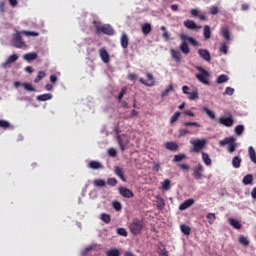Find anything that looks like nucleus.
I'll return each mask as SVG.
<instances>
[{
    "instance_id": "393cba45",
    "label": "nucleus",
    "mask_w": 256,
    "mask_h": 256,
    "mask_svg": "<svg viewBox=\"0 0 256 256\" xmlns=\"http://www.w3.org/2000/svg\"><path fill=\"white\" fill-rule=\"evenodd\" d=\"M23 59L28 62L35 61V59H37V53H27L23 56Z\"/></svg>"
},
{
    "instance_id": "f704fd0d",
    "label": "nucleus",
    "mask_w": 256,
    "mask_h": 256,
    "mask_svg": "<svg viewBox=\"0 0 256 256\" xmlns=\"http://www.w3.org/2000/svg\"><path fill=\"white\" fill-rule=\"evenodd\" d=\"M107 256H121V252L117 248H112L106 252Z\"/></svg>"
},
{
    "instance_id": "774afa93",
    "label": "nucleus",
    "mask_w": 256,
    "mask_h": 256,
    "mask_svg": "<svg viewBox=\"0 0 256 256\" xmlns=\"http://www.w3.org/2000/svg\"><path fill=\"white\" fill-rule=\"evenodd\" d=\"M128 79L130 81H137V74H135V73L128 74Z\"/></svg>"
},
{
    "instance_id": "864d4df0",
    "label": "nucleus",
    "mask_w": 256,
    "mask_h": 256,
    "mask_svg": "<svg viewBox=\"0 0 256 256\" xmlns=\"http://www.w3.org/2000/svg\"><path fill=\"white\" fill-rule=\"evenodd\" d=\"M101 220H102L104 223H111V216H110L109 214L102 213V214H101Z\"/></svg>"
},
{
    "instance_id": "9d476101",
    "label": "nucleus",
    "mask_w": 256,
    "mask_h": 256,
    "mask_svg": "<svg viewBox=\"0 0 256 256\" xmlns=\"http://www.w3.org/2000/svg\"><path fill=\"white\" fill-rule=\"evenodd\" d=\"M183 25L186 27V29H190V31H200L201 29V26L197 25L195 21L189 19L185 20Z\"/></svg>"
},
{
    "instance_id": "8fccbe9b",
    "label": "nucleus",
    "mask_w": 256,
    "mask_h": 256,
    "mask_svg": "<svg viewBox=\"0 0 256 256\" xmlns=\"http://www.w3.org/2000/svg\"><path fill=\"white\" fill-rule=\"evenodd\" d=\"M219 51L220 53H223V55H227V51H229V46H227L226 43H221Z\"/></svg>"
},
{
    "instance_id": "f257e3e1",
    "label": "nucleus",
    "mask_w": 256,
    "mask_h": 256,
    "mask_svg": "<svg viewBox=\"0 0 256 256\" xmlns=\"http://www.w3.org/2000/svg\"><path fill=\"white\" fill-rule=\"evenodd\" d=\"M21 35H25L26 37H39V32L22 30L17 31L12 39V47L16 49H25L27 48V44L23 41V37Z\"/></svg>"
},
{
    "instance_id": "9b49d317",
    "label": "nucleus",
    "mask_w": 256,
    "mask_h": 256,
    "mask_svg": "<svg viewBox=\"0 0 256 256\" xmlns=\"http://www.w3.org/2000/svg\"><path fill=\"white\" fill-rule=\"evenodd\" d=\"M118 191L122 197H125V199H131L132 197H135V194L129 188L120 186Z\"/></svg>"
},
{
    "instance_id": "052dcab7",
    "label": "nucleus",
    "mask_w": 256,
    "mask_h": 256,
    "mask_svg": "<svg viewBox=\"0 0 256 256\" xmlns=\"http://www.w3.org/2000/svg\"><path fill=\"white\" fill-rule=\"evenodd\" d=\"M158 253L159 255H162V256H169V252L167 251V249H165L164 246H162V248L159 247Z\"/></svg>"
},
{
    "instance_id": "09e8293b",
    "label": "nucleus",
    "mask_w": 256,
    "mask_h": 256,
    "mask_svg": "<svg viewBox=\"0 0 256 256\" xmlns=\"http://www.w3.org/2000/svg\"><path fill=\"white\" fill-rule=\"evenodd\" d=\"M171 91H173V85L169 84L168 87L161 93V97H167Z\"/></svg>"
},
{
    "instance_id": "79ce46f5",
    "label": "nucleus",
    "mask_w": 256,
    "mask_h": 256,
    "mask_svg": "<svg viewBox=\"0 0 256 256\" xmlns=\"http://www.w3.org/2000/svg\"><path fill=\"white\" fill-rule=\"evenodd\" d=\"M93 185H94V187H105V185H107V183L103 179H96L93 181Z\"/></svg>"
},
{
    "instance_id": "423d86ee",
    "label": "nucleus",
    "mask_w": 256,
    "mask_h": 256,
    "mask_svg": "<svg viewBox=\"0 0 256 256\" xmlns=\"http://www.w3.org/2000/svg\"><path fill=\"white\" fill-rule=\"evenodd\" d=\"M129 229L132 235H139L143 231V221L134 219L129 225Z\"/></svg>"
},
{
    "instance_id": "58836bf2",
    "label": "nucleus",
    "mask_w": 256,
    "mask_h": 256,
    "mask_svg": "<svg viewBox=\"0 0 256 256\" xmlns=\"http://www.w3.org/2000/svg\"><path fill=\"white\" fill-rule=\"evenodd\" d=\"M202 160L203 163H205V165H211L212 161H211V157H209V154L202 152Z\"/></svg>"
},
{
    "instance_id": "bb28decb",
    "label": "nucleus",
    "mask_w": 256,
    "mask_h": 256,
    "mask_svg": "<svg viewBox=\"0 0 256 256\" xmlns=\"http://www.w3.org/2000/svg\"><path fill=\"white\" fill-rule=\"evenodd\" d=\"M222 37H224L225 41H231V32L229 31V28L225 27L222 28Z\"/></svg>"
},
{
    "instance_id": "de8ad7c7",
    "label": "nucleus",
    "mask_w": 256,
    "mask_h": 256,
    "mask_svg": "<svg viewBox=\"0 0 256 256\" xmlns=\"http://www.w3.org/2000/svg\"><path fill=\"white\" fill-rule=\"evenodd\" d=\"M47 74L45 73V71H40L38 72V75L36 76V78L34 79V83H39V81H41V79H44V77Z\"/></svg>"
},
{
    "instance_id": "1a4fd4ad",
    "label": "nucleus",
    "mask_w": 256,
    "mask_h": 256,
    "mask_svg": "<svg viewBox=\"0 0 256 256\" xmlns=\"http://www.w3.org/2000/svg\"><path fill=\"white\" fill-rule=\"evenodd\" d=\"M218 123L220 125H224V127H233V123H235V120H233V116L230 115L228 117H220Z\"/></svg>"
},
{
    "instance_id": "72a5a7b5",
    "label": "nucleus",
    "mask_w": 256,
    "mask_h": 256,
    "mask_svg": "<svg viewBox=\"0 0 256 256\" xmlns=\"http://www.w3.org/2000/svg\"><path fill=\"white\" fill-rule=\"evenodd\" d=\"M232 166L234 169H239V167H241V158H239V156H235L232 159Z\"/></svg>"
},
{
    "instance_id": "f3484780",
    "label": "nucleus",
    "mask_w": 256,
    "mask_h": 256,
    "mask_svg": "<svg viewBox=\"0 0 256 256\" xmlns=\"http://www.w3.org/2000/svg\"><path fill=\"white\" fill-rule=\"evenodd\" d=\"M99 55L103 63H109L110 58H109V52L105 48H101L99 50Z\"/></svg>"
},
{
    "instance_id": "412c9836",
    "label": "nucleus",
    "mask_w": 256,
    "mask_h": 256,
    "mask_svg": "<svg viewBox=\"0 0 256 256\" xmlns=\"http://www.w3.org/2000/svg\"><path fill=\"white\" fill-rule=\"evenodd\" d=\"M203 37L206 41H209V39H211V26H209V25L204 26Z\"/></svg>"
},
{
    "instance_id": "2f4dec72",
    "label": "nucleus",
    "mask_w": 256,
    "mask_h": 256,
    "mask_svg": "<svg viewBox=\"0 0 256 256\" xmlns=\"http://www.w3.org/2000/svg\"><path fill=\"white\" fill-rule=\"evenodd\" d=\"M180 231L183 233V235H186V236L191 235V227L185 224L180 225Z\"/></svg>"
},
{
    "instance_id": "4d7b16f0",
    "label": "nucleus",
    "mask_w": 256,
    "mask_h": 256,
    "mask_svg": "<svg viewBox=\"0 0 256 256\" xmlns=\"http://www.w3.org/2000/svg\"><path fill=\"white\" fill-rule=\"evenodd\" d=\"M11 127V124L6 120H0V128L1 129H9Z\"/></svg>"
},
{
    "instance_id": "a18cd8bd",
    "label": "nucleus",
    "mask_w": 256,
    "mask_h": 256,
    "mask_svg": "<svg viewBox=\"0 0 256 256\" xmlns=\"http://www.w3.org/2000/svg\"><path fill=\"white\" fill-rule=\"evenodd\" d=\"M183 127H201V124H199L198 122H183L182 123Z\"/></svg>"
},
{
    "instance_id": "dca6fc26",
    "label": "nucleus",
    "mask_w": 256,
    "mask_h": 256,
    "mask_svg": "<svg viewBox=\"0 0 256 256\" xmlns=\"http://www.w3.org/2000/svg\"><path fill=\"white\" fill-rule=\"evenodd\" d=\"M114 173L117 177H119L121 179V181H123L124 183L127 182V178H125V174L123 173V168H121L119 166H115Z\"/></svg>"
},
{
    "instance_id": "338daca9",
    "label": "nucleus",
    "mask_w": 256,
    "mask_h": 256,
    "mask_svg": "<svg viewBox=\"0 0 256 256\" xmlns=\"http://www.w3.org/2000/svg\"><path fill=\"white\" fill-rule=\"evenodd\" d=\"M108 154L110 157H117V150H115V148H110Z\"/></svg>"
},
{
    "instance_id": "5701e85b",
    "label": "nucleus",
    "mask_w": 256,
    "mask_h": 256,
    "mask_svg": "<svg viewBox=\"0 0 256 256\" xmlns=\"http://www.w3.org/2000/svg\"><path fill=\"white\" fill-rule=\"evenodd\" d=\"M160 29L163 31L162 39H164V41H171V34L167 31V28L165 26H161Z\"/></svg>"
},
{
    "instance_id": "ea45409f",
    "label": "nucleus",
    "mask_w": 256,
    "mask_h": 256,
    "mask_svg": "<svg viewBox=\"0 0 256 256\" xmlns=\"http://www.w3.org/2000/svg\"><path fill=\"white\" fill-rule=\"evenodd\" d=\"M151 24L149 23H145L143 26H142V33L144 35H149V33H151Z\"/></svg>"
},
{
    "instance_id": "680f3d73",
    "label": "nucleus",
    "mask_w": 256,
    "mask_h": 256,
    "mask_svg": "<svg viewBox=\"0 0 256 256\" xmlns=\"http://www.w3.org/2000/svg\"><path fill=\"white\" fill-rule=\"evenodd\" d=\"M210 11V15H217V13H219V7L217 6H211L209 8Z\"/></svg>"
},
{
    "instance_id": "aec40b11",
    "label": "nucleus",
    "mask_w": 256,
    "mask_h": 256,
    "mask_svg": "<svg viewBox=\"0 0 256 256\" xmlns=\"http://www.w3.org/2000/svg\"><path fill=\"white\" fill-rule=\"evenodd\" d=\"M170 53H171L172 59L175 60L176 63H181V52H179L175 49H171Z\"/></svg>"
},
{
    "instance_id": "c03bdc74",
    "label": "nucleus",
    "mask_w": 256,
    "mask_h": 256,
    "mask_svg": "<svg viewBox=\"0 0 256 256\" xmlns=\"http://www.w3.org/2000/svg\"><path fill=\"white\" fill-rule=\"evenodd\" d=\"M206 218L208 219V223L210 225H213L215 223V219H217V216L215 215V213H208Z\"/></svg>"
},
{
    "instance_id": "b1692460",
    "label": "nucleus",
    "mask_w": 256,
    "mask_h": 256,
    "mask_svg": "<svg viewBox=\"0 0 256 256\" xmlns=\"http://www.w3.org/2000/svg\"><path fill=\"white\" fill-rule=\"evenodd\" d=\"M165 148L168 149V151H177V149H179V145L175 142H166Z\"/></svg>"
},
{
    "instance_id": "4468645a",
    "label": "nucleus",
    "mask_w": 256,
    "mask_h": 256,
    "mask_svg": "<svg viewBox=\"0 0 256 256\" xmlns=\"http://www.w3.org/2000/svg\"><path fill=\"white\" fill-rule=\"evenodd\" d=\"M203 165L202 164H198L197 167L194 168L193 170V177L196 178L197 180L202 179L203 178Z\"/></svg>"
},
{
    "instance_id": "7c9ffc66",
    "label": "nucleus",
    "mask_w": 256,
    "mask_h": 256,
    "mask_svg": "<svg viewBox=\"0 0 256 256\" xmlns=\"http://www.w3.org/2000/svg\"><path fill=\"white\" fill-rule=\"evenodd\" d=\"M229 223L234 229H241V222H239V220L229 218Z\"/></svg>"
},
{
    "instance_id": "6e6d98bb",
    "label": "nucleus",
    "mask_w": 256,
    "mask_h": 256,
    "mask_svg": "<svg viewBox=\"0 0 256 256\" xmlns=\"http://www.w3.org/2000/svg\"><path fill=\"white\" fill-rule=\"evenodd\" d=\"M243 131H245V127L243 125H238L235 127L236 135H243Z\"/></svg>"
},
{
    "instance_id": "a19ab883",
    "label": "nucleus",
    "mask_w": 256,
    "mask_h": 256,
    "mask_svg": "<svg viewBox=\"0 0 256 256\" xmlns=\"http://www.w3.org/2000/svg\"><path fill=\"white\" fill-rule=\"evenodd\" d=\"M238 241L240 245H243V247H249V239H247V237L241 235Z\"/></svg>"
},
{
    "instance_id": "2eb2a0df",
    "label": "nucleus",
    "mask_w": 256,
    "mask_h": 256,
    "mask_svg": "<svg viewBox=\"0 0 256 256\" xmlns=\"http://www.w3.org/2000/svg\"><path fill=\"white\" fill-rule=\"evenodd\" d=\"M194 203L195 200H193V198L187 199L179 205V209L180 211H185V209H189V207H191V205Z\"/></svg>"
},
{
    "instance_id": "a211bd4d",
    "label": "nucleus",
    "mask_w": 256,
    "mask_h": 256,
    "mask_svg": "<svg viewBox=\"0 0 256 256\" xmlns=\"http://www.w3.org/2000/svg\"><path fill=\"white\" fill-rule=\"evenodd\" d=\"M120 44L122 49H127V47H129V37L126 33H122L120 37Z\"/></svg>"
},
{
    "instance_id": "0eeeda50",
    "label": "nucleus",
    "mask_w": 256,
    "mask_h": 256,
    "mask_svg": "<svg viewBox=\"0 0 256 256\" xmlns=\"http://www.w3.org/2000/svg\"><path fill=\"white\" fill-rule=\"evenodd\" d=\"M146 79L147 80H145L144 78H140L139 82L146 87H155V77L153 76V74L147 72Z\"/></svg>"
},
{
    "instance_id": "bf43d9fd",
    "label": "nucleus",
    "mask_w": 256,
    "mask_h": 256,
    "mask_svg": "<svg viewBox=\"0 0 256 256\" xmlns=\"http://www.w3.org/2000/svg\"><path fill=\"white\" fill-rule=\"evenodd\" d=\"M113 209H115V211H121L122 206L121 203L119 201H114L112 203Z\"/></svg>"
},
{
    "instance_id": "4c0bfd02",
    "label": "nucleus",
    "mask_w": 256,
    "mask_h": 256,
    "mask_svg": "<svg viewBox=\"0 0 256 256\" xmlns=\"http://www.w3.org/2000/svg\"><path fill=\"white\" fill-rule=\"evenodd\" d=\"M180 51H182V53L185 55H189V45L186 42H182L180 44Z\"/></svg>"
},
{
    "instance_id": "f8f14e48",
    "label": "nucleus",
    "mask_w": 256,
    "mask_h": 256,
    "mask_svg": "<svg viewBox=\"0 0 256 256\" xmlns=\"http://www.w3.org/2000/svg\"><path fill=\"white\" fill-rule=\"evenodd\" d=\"M198 55L201 59H203L204 61H207V63L211 61V53H209V50L207 49H199Z\"/></svg>"
},
{
    "instance_id": "e2e57ef3",
    "label": "nucleus",
    "mask_w": 256,
    "mask_h": 256,
    "mask_svg": "<svg viewBox=\"0 0 256 256\" xmlns=\"http://www.w3.org/2000/svg\"><path fill=\"white\" fill-rule=\"evenodd\" d=\"M116 231L121 237H127V230L125 228H118Z\"/></svg>"
},
{
    "instance_id": "c85d7f7f",
    "label": "nucleus",
    "mask_w": 256,
    "mask_h": 256,
    "mask_svg": "<svg viewBox=\"0 0 256 256\" xmlns=\"http://www.w3.org/2000/svg\"><path fill=\"white\" fill-rule=\"evenodd\" d=\"M37 101H50V99H53L52 94H41L36 97Z\"/></svg>"
},
{
    "instance_id": "c9c22d12",
    "label": "nucleus",
    "mask_w": 256,
    "mask_h": 256,
    "mask_svg": "<svg viewBox=\"0 0 256 256\" xmlns=\"http://www.w3.org/2000/svg\"><path fill=\"white\" fill-rule=\"evenodd\" d=\"M242 183L244 185H251L253 183V175L248 174V175L244 176Z\"/></svg>"
},
{
    "instance_id": "cd10ccee",
    "label": "nucleus",
    "mask_w": 256,
    "mask_h": 256,
    "mask_svg": "<svg viewBox=\"0 0 256 256\" xmlns=\"http://www.w3.org/2000/svg\"><path fill=\"white\" fill-rule=\"evenodd\" d=\"M161 189H162V191H169V189H171V180L165 179L161 183Z\"/></svg>"
},
{
    "instance_id": "49530a36",
    "label": "nucleus",
    "mask_w": 256,
    "mask_h": 256,
    "mask_svg": "<svg viewBox=\"0 0 256 256\" xmlns=\"http://www.w3.org/2000/svg\"><path fill=\"white\" fill-rule=\"evenodd\" d=\"M198 97H199V92H197V90L193 92H188V98L190 99V101H195V99H197Z\"/></svg>"
},
{
    "instance_id": "39448f33",
    "label": "nucleus",
    "mask_w": 256,
    "mask_h": 256,
    "mask_svg": "<svg viewBox=\"0 0 256 256\" xmlns=\"http://www.w3.org/2000/svg\"><path fill=\"white\" fill-rule=\"evenodd\" d=\"M235 141H237L235 139V137L233 136H230V137H227L223 140H221L219 142V145L220 147H225V145H228V153H234L235 149H236V145H235Z\"/></svg>"
},
{
    "instance_id": "f03ea898",
    "label": "nucleus",
    "mask_w": 256,
    "mask_h": 256,
    "mask_svg": "<svg viewBox=\"0 0 256 256\" xmlns=\"http://www.w3.org/2000/svg\"><path fill=\"white\" fill-rule=\"evenodd\" d=\"M92 25L95 29L96 35H101L102 33L104 35H109V36L115 35V30L109 24L102 25L100 21L94 20L92 22Z\"/></svg>"
},
{
    "instance_id": "a878e982",
    "label": "nucleus",
    "mask_w": 256,
    "mask_h": 256,
    "mask_svg": "<svg viewBox=\"0 0 256 256\" xmlns=\"http://www.w3.org/2000/svg\"><path fill=\"white\" fill-rule=\"evenodd\" d=\"M88 167L90 169H103V165L100 162L92 160L89 162Z\"/></svg>"
},
{
    "instance_id": "20e7f679",
    "label": "nucleus",
    "mask_w": 256,
    "mask_h": 256,
    "mask_svg": "<svg viewBox=\"0 0 256 256\" xmlns=\"http://www.w3.org/2000/svg\"><path fill=\"white\" fill-rule=\"evenodd\" d=\"M196 69L200 71V73L196 74V79L203 85H209V72L202 66H198Z\"/></svg>"
},
{
    "instance_id": "603ef678",
    "label": "nucleus",
    "mask_w": 256,
    "mask_h": 256,
    "mask_svg": "<svg viewBox=\"0 0 256 256\" xmlns=\"http://www.w3.org/2000/svg\"><path fill=\"white\" fill-rule=\"evenodd\" d=\"M106 183L110 187H115V186H117L118 181H117V178H108Z\"/></svg>"
},
{
    "instance_id": "ddd939ff",
    "label": "nucleus",
    "mask_w": 256,
    "mask_h": 256,
    "mask_svg": "<svg viewBox=\"0 0 256 256\" xmlns=\"http://www.w3.org/2000/svg\"><path fill=\"white\" fill-rule=\"evenodd\" d=\"M191 16L192 17H198V19H200V21H207V16H205V13L199 11V9L197 8H193L191 11Z\"/></svg>"
},
{
    "instance_id": "37998d69",
    "label": "nucleus",
    "mask_w": 256,
    "mask_h": 256,
    "mask_svg": "<svg viewBox=\"0 0 256 256\" xmlns=\"http://www.w3.org/2000/svg\"><path fill=\"white\" fill-rule=\"evenodd\" d=\"M202 109H203L204 113H206L207 117H209V119H215V112L211 111L207 107H203Z\"/></svg>"
},
{
    "instance_id": "4be33fe9",
    "label": "nucleus",
    "mask_w": 256,
    "mask_h": 256,
    "mask_svg": "<svg viewBox=\"0 0 256 256\" xmlns=\"http://www.w3.org/2000/svg\"><path fill=\"white\" fill-rule=\"evenodd\" d=\"M182 39H183V41H188V43H191L193 45V47H199V42L191 36L183 35Z\"/></svg>"
},
{
    "instance_id": "5fc2aeb1",
    "label": "nucleus",
    "mask_w": 256,
    "mask_h": 256,
    "mask_svg": "<svg viewBox=\"0 0 256 256\" xmlns=\"http://www.w3.org/2000/svg\"><path fill=\"white\" fill-rule=\"evenodd\" d=\"M187 156L185 154H177L174 156V163H179V161H183Z\"/></svg>"
},
{
    "instance_id": "c756f323",
    "label": "nucleus",
    "mask_w": 256,
    "mask_h": 256,
    "mask_svg": "<svg viewBox=\"0 0 256 256\" xmlns=\"http://www.w3.org/2000/svg\"><path fill=\"white\" fill-rule=\"evenodd\" d=\"M248 154H249V157H250L252 163L256 164V153H255V149L253 148V146H250L248 148Z\"/></svg>"
},
{
    "instance_id": "0e129e2a",
    "label": "nucleus",
    "mask_w": 256,
    "mask_h": 256,
    "mask_svg": "<svg viewBox=\"0 0 256 256\" xmlns=\"http://www.w3.org/2000/svg\"><path fill=\"white\" fill-rule=\"evenodd\" d=\"M233 93H235V89L232 87H226L224 95H233Z\"/></svg>"
},
{
    "instance_id": "7ed1b4c3",
    "label": "nucleus",
    "mask_w": 256,
    "mask_h": 256,
    "mask_svg": "<svg viewBox=\"0 0 256 256\" xmlns=\"http://www.w3.org/2000/svg\"><path fill=\"white\" fill-rule=\"evenodd\" d=\"M190 143L192 144V153H200V151H203V149H205V145H207V140H205V138H196L190 140Z\"/></svg>"
},
{
    "instance_id": "69168bd1",
    "label": "nucleus",
    "mask_w": 256,
    "mask_h": 256,
    "mask_svg": "<svg viewBox=\"0 0 256 256\" xmlns=\"http://www.w3.org/2000/svg\"><path fill=\"white\" fill-rule=\"evenodd\" d=\"M126 93H127V88H122L119 95H118V100L121 101V99H123V97H125Z\"/></svg>"
},
{
    "instance_id": "473e14b6",
    "label": "nucleus",
    "mask_w": 256,
    "mask_h": 256,
    "mask_svg": "<svg viewBox=\"0 0 256 256\" xmlns=\"http://www.w3.org/2000/svg\"><path fill=\"white\" fill-rule=\"evenodd\" d=\"M227 81H229V76H227L225 74L218 76L216 79V83L218 85H221V83H227Z\"/></svg>"
},
{
    "instance_id": "3c124183",
    "label": "nucleus",
    "mask_w": 256,
    "mask_h": 256,
    "mask_svg": "<svg viewBox=\"0 0 256 256\" xmlns=\"http://www.w3.org/2000/svg\"><path fill=\"white\" fill-rule=\"evenodd\" d=\"M179 137H185V135H193V132L187 130V129H180L178 131Z\"/></svg>"
},
{
    "instance_id": "e433bc0d",
    "label": "nucleus",
    "mask_w": 256,
    "mask_h": 256,
    "mask_svg": "<svg viewBox=\"0 0 256 256\" xmlns=\"http://www.w3.org/2000/svg\"><path fill=\"white\" fill-rule=\"evenodd\" d=\"M179 117H181V112L176 111L170 118V125H173V123H177V121H179Z\"/></svg>"
},
{
    "instance_id": "13d9d810",
    "label": "nucleus",
    "mask_w": 256,
    "mask_h": 256,
    "mask_svg": "<svg viewBox=\"0 0 256 256\" xmlns=\"http://www.w3.org/2000/svg\"><path fill=\"white\" fill-rule=\"evenodd\" d=\"M22 87H24L25 91H35V87H33L30 83H23Z\"/></svg>"
},
{
    "instance_id": "6e6552de",
    "label": "nucleus",
    "mask_w": 256,
    "mask_h": 256,
    "mask_svg": "<svg viewBox=\"0 0 256 256\" xmlns=\"http://www.w3.org/2000/svg\"><path fill=\"white\" fill-rule=\"evenodd\" d=\"M117 141L121 151H125V149H127V145H129L130 140H129V136L123 134L117 137Z\"/></svg>"
},
{
    "instance_id": "6ab92c4d",
    "label": "nucleus",
    "mask_w": 256,
    "mask_h": 256,
    "mask_svg": "<svg viewBox=\"0 0 256 256\" xmlns=\"http://www.w3.org/2000/svg\"><path fill=\"white\" fill-rule=\"evenodd\" d=\"M19 59L17 54H12L8 57V59L2 64V67H7V65H11V63H15Z\"/></svg>"
}]
</instances>
